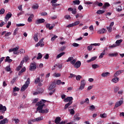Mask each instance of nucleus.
<instances>
[{
	"label": "nucleus",
	"instance_id": "1",
	"mask_svg": "<svg viewBox=\"0 0 124 124\" xmlns=\"http://www.w3.org/2000/svg\"><path fill=\"white\" fill-rule=\"evenodd\" d=\"M46 102V100L42 99L36 104V106H38L37 108V111H39V113H41V114H44V113H45V109H43V107L45 106V104H44V103Z\"/></svg>",
	"mask_w": 124,
	"mask_h": 124
},
{
	"label": "nucleus",
	"instance_id": "2",
	"mask_svg": "<svg viewBox=\"0 0 124 124\" xmlns=\"http://www.w3.org/2000/svg\"><path fill=\"white\" fill-rule=\"evenodd\" d=\"M77 61V59H74L72 62H71V64L73 65L74 68L78 69L81 66V62Z\"/></svg>",
	"mask_w": 124,
	"mask_h": 124
},
{
	"label": "nucleus",
	"instance_id": "3",
	"mask_svg": "<svg viewBox=\"0 0 124 124\" xmlns=\"http://www.w3.org/2000/svg\"><path fill=\"white\" fill-rule=\"evenodd\" d=\"M30 83H31V81L30 79V78H27V80L26 82H25V84L21 87V92H24L28 89V87H29V85H30Z\"/></svg>",
	"mask_w": 124,
	"mask_h": 124
},
{
	"label": "nucleus",
	"instance_id": "4",
	"mask_svg": "<svg viewBox=\"0 0 124 124\" xmlns=\"http://www.w3.org/2000/svg\"><path fill=\"white\" fill-rule=\"evenodd\" d=\"M35 69H36V63H35V62L31 63L30 70H31V71H34Z\"/></svg>",
	"mask_w": 124,
	"mask_h": 124
},
{
	"label": "nucleus",
	"instance_id": "5",
	"mask_svg": "<svg viewBox=\"0 0 124 124\" xmlns=\"http://www.w3.org/2000/svg\"><path fill=\"white\" fill-rule=\"evenodd\" d=\"M72 100H73V97H67L66 98H65L63 100V101L64 102H68V103H71V104H72V103H73V101Z\"/></svg>",
	"mask_w": 124,
	"mask_h": 124
},
{
	"label": "nucleus",
	"instance_id": "6",
	"mask_svg": "<svg viewBox=\"0 0 124 124\" xmlns=\"http://www.w3.org/2000/svg\"><path fill=\"white\" fill-rule=\"evenodd\" d=\"M85 86H86V81H85V79H83L80 82V86L79 88V91H82L85 88Z\"/></svg>",
	"mask_w": 124,
	"mask_h": 124
},
{
	"label": "nucleus",
	"instance_id": "7",
	"mask_svg": "<svg viewBox=\"0 0 124 124\" xmlns=\"http://www.w3.org/2000/svg\"><path fill=\"white\" fill-rule=\"evenodd\" d=\"M99 45H100V44H99V43L91 44V46H88L87 49H88V51H92V49H93L92 46H99Z\"/></svg>",
	"mask_w": 124,
	"mask_h": 124
},
{
	"label": "nucleus",
	"instance_id": "8",
	"mask_svg": "<svg viewBox=\"0 0 124 124\" xmlns=\"http://www.w3.org/2000/svg\"><path fill=\"white\" fill-rule=\"evenodd\" d=\"M41 121H43V116H41L31 120V122H33V123H35V122H41Z\"/></svg>",
	"mask_w": 124,
	"mask_h": 124
},
{
	"label": "nucleus",
	"instance_id": "9",
	"mask_svg": "<svg viewBox=\"0 0 124 124\" xmlns=\"http://www.w3.org/2000/svg\"><path fill=\"white\" fill-rule=\"evenodd\" d=\"M123 103H124V101L123 100H120L119 102H117L114 106V108H118V107L121 106Z\"/></svg>",
	"mask_w": 124,
	"mask_h": 124
},
{
	"label": "nucleus",
	"instance_id": "10",
	"mask_svg": "<svg viewBox=\"0 0 124 124\" xmlns=\"http://www.w3.org/2000/svg\"><path fill=\"white\" fill-rule=\"evenodd\" d=\"M0 110L2 111V114L3 113H5V111H6V107L2 106V105H0Z\"/></svg>",
	"mask_w": 124,
	"mask_h": 124
},
{
	"label": "nucleus",
	"instance_id": "11",
	"mask_svg": "<svg viewBox=\"0 0 124 124\" xmlns=\"http://www.w3.org/2000/svg\"><path fill=\"white\" fill-rule=\"evenodd\" d=\"M44 22H45V19L44 18H40L36 21L35 24L38 25L39 24H42L43 23H44Z\"/></svg>",
	"mask_w": 124,
	"mask_h": 124
},
{
	"label": "nucleus",
	"instance_id": "12",
	"mask_svg": "<svg viewBox=\"0 0 124 124\" xmlns=\"http://www.w3.org/2000/svg\"><path fill=\"white\" fill-rule=\"evenodd\" d=\"M55 88H56V82L54 81L51 84L48 90L49 91H52V90H53V89H55Z\"/></svg>",
	"mask_w": 124,
	"mask_h": 124
},
{
	"label": "nucleus",
	"instance_id": "13",
	"mask_svg": "<svg viewBox=\"0 0 124 124\" xmlns=\"http://www.w3.org/2000/svg\"><path fill=\"white\" fill-rule=\"evenodd\" d=\"M19 50V46H16V47L11 48L9 50V53H11V52H17Z\"/></svg>",
	"mask_w": 124,
	"mask_h": 124
},
{
	"label": "nucleus",
	"instance_id": "14",
	"mask_svg": "<svg viewBox=\"0 0 124 124\" xmlns=\"http://www.w3.org/2000/svg\"><path fill=\"white\" fill-rule=\"evenodd\" d=\"M123 73V70H119L116 72V73L114 75V77H118L120 74H122Z\"/></svg>",
	"mask_w": 124,
	"mask_h": 124
},
{
	"label": "nucleus",
	"instance_id": "15",
	"mask_svg": "<svg viewBox=\"0 0 124 124\" xmlns=\"http://www.w3.org/2000/svg\"><path fill=\"white\" fill-rule=\"evenodd\" d=\"M33 17H34V16L33 14H31L28 17V21L29 23H31V22H32V19H33Z\"/></svg>",
	"mask_w": 124,
	"mask_h": 124
},
{
	"label": "nucleus",
	"instance_id": "16",
	"mask_svg": "<svg viewBox=\"0 0 124 124\" xmlns=\"http://www.w3.org/2000/svg\"><path fill=\"white\" fill-rule=\"evenodd\" d=\"M8 123V119L7 118H4L3 120L0 122V124H5Z\"/></svg>",
	"mask_w": 124,
	"mask_h": 124
},
{
	"label": "nucleus",
	"instance_id": "17",
	"mask_svg": "<svg viewBox=\"0 0 124 124\" xmlns=\"http://www.w3.org/2000/svg\"><path fill=\"white\" fill-rule=\"evenodd\" d=\"M61 121H62L61 117H57L56 118V119L55 120V123L56 124H60Z\"/></svg>",
	"mask_w": 124,
	"mask_h": 124
},
{
	"label": "nucleus",
	"instance_id": "18",
	"mask_svg": "<svg viewBox=\"0 0 124 124\" xmlns=\"http://www.w3.org/2000/svg\"><path fill=\"white\" fill-rule=\"evenodd\" d=\"M12 59H10V57H9V56H7L6 57L5 60V62H9V63H10V62H12Z\"/></svg>",
	"mask_w": 124,
	"mask_h": 124
},
{
	"label": "nucleus",
	"instance_id": "19",
	"mask_svg": "<svg viewBox=\"0 0 124 124\" xmlns=\"http://www.w3.org/2000/svg\"><path fill=\"white\" fill-rule=\"evenodd\" d=\"M11 17H12V14H11V13L7 14L6 15L5 19H6L7 21H8V20H9V19H10V18H11Z\"/></svg>",
	"mask_w": 124,
	"mask_h": 124
},
{
	"label": "nucleus",
	"instance_id": "20",
	"mask_svg": "<svg viewBox=\"0 0 124 124\" xmlns=\"http://www.w3.org/2000/svg\"><path fill=\"white\" fill-rule=\"evenodd\" d=\"M106 31V30L105 29L103 28L98 31V33H100V34H102V33H105Z\"/></svg>",
	"mask_w": 124,
	"mask_h": 124
},
{
	"label": "nucleus",
	"instance_id": "21",
	"mask_svg": "<svg viewBox=\"0 0 124 124\" xmlns=\"http://www.w3.org/2000/svg\"><path fill=\"white\" fill-rule=\"evenodd\" d=\"M33 38H34V40L36 42H37V41H38V33L34 34V36H33Z\"/></svg>",
	"mask_w": 124,
	"mask_h": 124
},
{
	"label": "nucleus",
	"instance_id": "22",
	"mask_svg": "<svg viewBox=\"0 0 124 124\" xmlns=\"http://www.w3.org/2000/svg\"><path fill=\"white\" fill-rule=\"evenodd\" d=\"M119 81H120V78H115L111 80V82H113V83H118Z\"/></svg>",
	"mask_w": 124,
	"mask_h": 124
},
{
	"label": "nucleus",
	"instance_id": "23",
	"mask_svg": "<svg viewBox=\"0 0 124 124\" xmlns=\"http://www.w3.org/2000/svg\"><path fill=\"white\" fill-rule=\"evenodd\" d=\"M74 121H80V120H81V117H78V114H76L74 117Z\"/></svg>",
	"mask_w": 124,
	"mask_h": 124
},
{
	"label": "nucleus",
	"instance_id": "24",
	"mask_svg": "<svg viewBox=\"0 0 124 124\" xmlns=\"http://www.w3.org/2000/svg\"><path fill=\"white\" fill-rule=\"evenodd\" d=\"M51 24H47L46 25V29H48V30H49L50 31H51V30H52L53 29V28H54V26H51Z\"/></svg>",
	"mask_w": 124,
	"mask_h": 124
},
{
	"label": "nucleus",
	"instance_id": "25",
	"mask_svg": "<svg viewBox=\"0 0 124 124\" xmlns=\"http://www.w3.org/2000/svg\"><path fill=\"white\" fill-rule=\"evenodd\" d=\"M110 4L108 2H106L103 6V9H105L107 7H109Z\"/></svg>",
	"mask_w": 124,
	"mask_h": 124
},
{
	"label": "nucleus",
	"instance_id": "26",
	"mask_svg": "<svg viewBox=\"0 0 124 124\" xmlns=\"http://www.w3.org/2000/svg\"><path fill=\"white\" fill-rule=\"evenodd\" d=\"M25 71H26V68L25 67H23L20 71L18 73V75L20 76L21 75H22V73L25 72Z\"/></svg>",
	"mask_w": 124,
	"mask_h": 124
},
{
	"label": "nucleus",
	"instance_id": "27",
	"mask_svg": "<svg viewBox=\"0 0 124 124\" xmlns=\"http://www.w3.org/2000/svg\"><path fill=\"white\" fill-rule=\"evenodd\" d=\"M109 74H110V73L107 72L106 73H103L101 74V76L103 77H107V76H108V75H109Z\"/></svg>",
	"mask_w": 124,
	"mask_h": 124
},
{
	"label": "nucleus",
	"instance_id": "28",
	"mask_svg": "<svg viewBox=\"0 0 124 124\" xmlns=\"http://www.w3.org/2000/svg\"><path fill=\"white\" fill-rule=\"evenodd\" d=\"M122 42H123V40L120 39V40H117L116 41L115 43H116V45H118V46H120V44H121V43H122Z\"/></svg>",
	"mask_w": 124,
	"mask_h": 124
},
{
	"label": "nucleus",
	"instance_id": "29",
	"mask_svg": "<svg viewBox=\"0 0 124 124\" xmlns=\"http://www.w3.org/2000/svg\"><path fill=\"white\" fill-rule=\"evenodd\" d=\"M65 54V53L63 52L60 53L59 54H58L57 56V59H60V58H61V57H62V56H63V55H64Z\"/></svg>",
	"mask_w": 124,
	"mask_h": 124
},
{
	"label": "nucleus",
	"instance_id": "30",
	"mask_svg": "<svg viewBox=\"0 0 124 124\" xmlns=\"http://www.w3.org/2000/svg\"><path fill=\"white\" fill-rule=\"evenodd\" d=\"M73 3L74 4H77V5H79L80 4V0H75L74 1H73Z\"/></svg>",
	"mask_w": 124,
	"mask_h": 124
},
{
	"label": "nucleus",
	"instance_id": "31",
	"mask_svg": "<svg viewBox=\"0 0 124 124\" xmlns=\"http://www.w3.org/2000/svg\"><path fill=\"white\" fill-rule=\"evenodd\" d=\"M104 12H105V11H103V10H99L96 12V14H103V13H104Z\"/></svg>",
	"mask_w": 124,
	"mask_h": 124
},
{
	"label": "nucleus",
	"instance_id": "32",
	"mask_svg": "<svg viewBox=\"0 0 124 124\" xmlns=\"http://www.w3.org/2000/svg\"><path fill=\"white\" fill-rule=\"evenodd\" d=\"M42 57H43L42 54H41V53H39L38 54V56L37 57V60H40L41 59H42Z\"/></svg>",
	"mask_w": 124,
	"mask_h": 124
},
{
	"label": "nucleus",
	"instance_id": "33",
	"mask_svg": "<svg viewBox=\"0 0 124 124\" xmlns=\"http://www.w3.org/2000/svg\"><path fill=\"white\" fill-rule=\"evenodd\" d=\"M73 60H74V59L73 58V57H70L68 58V59L66 60L67 62H72V61H73Z\"/></svg>",
	"mask_w": 124,
	"mask_h": 124
},
{
	"label": "nucleus",
	"instance_id": "34",
	"mask_svg": "<svg viewBox=\"0 0 124 124\" xmlns=\"http://www.w3.org/2000/svg\"><path fill=\"white\" fill-rule=\"evenodd\" d=\"M71 104H71V103H68L66 104L64 106L65 110L66 109H67L69 107V106H70V105H71Z\"/></svg>",
	"mask_w": 124,
	"mask_h": 124
},
{
	"label": "nucleus",
	"instance_id": "35",
	"mask_svg": "<svg viewBox=\"0 0 124 124\" xmlns=\"http://www.w3.org/2000/svg\"><path fill=\"white\" fill-rule=\"evenodd\" d=\"M98 67H99V65L96 64H94L92 65V68H93V69H96V68H98Z\"/></svg>",
	"mask_w": 124,
	"mask_h": 124
},
{
	"label": "nucleus",
	"instance_id": "36",
	"mask_svg": "<svg viewBox=\"0 0 124 124\" xmlns=\"http://www.w3.org/2000/svg\"><path fill=\"white\" fill-rule=\"evenodd\" d=\"M38 7H39L38 4H35V5L32 6V8H33V9H38Z\"/></svg>",
	"mask_w": 124,
	"mask_h": 124
},
{
	"label": "nucleus",
	"instance_id": "37",
	"mask_svg": "<svg viewBox=\"0 0 124 124\" xmlns=\"http://www.w3.org/2000/svg\"><path fill=\"white\" fill-rule=\"evenodd\" d=\"M105 55V50L103 51V52L101 53V54L99 56L100 59H102L103 58V56Z\"/></svg>",
	"mask_w": 124,
	"mask_h": 124
},
{
	"label": "nucleus",
	"instance_id": "38",
	"mask_svg": "<svg viewBox=\"0 0 124 124\" xmlns=\"http://www.w3.org/2000/svg\"><path fill=\"white\" fill-rule=\"evenodd\" d=\"M118 53H110L108 54L109 57H117Z\"/></svg>",
	"mask_w": 124,
	"mask_h": 124
},
{
	"label": "nucleus",
	"instance_id": "39",
	"mask_svg": "<svg viewBox=\"0 0 124 124\" xmlns=\"http://www.w3.org/2000/svg\"><path fill=\"white\" fill-rule=\"evenodd\" d=\"M6 71H7V72H9L10 71H11V68H10V66H8L5 68Z\"/></svg>",
	"mask_w": 124,
	"mask_h": 124
},
{
	"label": "nucleus",
	"instance_id": "40",
	"mask_svg": "<svg viewBox=\"0 0 124 124\" xmlns=\"http://www.w3.org/2000/svg\"><path fill=\"white\" fill-rule=\"evenodd\" d=\"M19 53H20V54H25V53H26V51L25 49L21 48L19 49Z\"/></svg>",
	"mask_w": 124,
	"mask_h": 124
},
{
	"label": "nucleus",
	"instance_id": "41",
	"mask_svg": "<svg viewBox=\"0 0 124 124\" xmlns=\"http://www.w3.org/2000/svg\"><path fill=\"white\" fill-rule=\"evenodd\" d=\"M39 46H40V47H43L44 46V44H40L39 42L36 44L35 47H38Z\"/></svg>",
	"mask_w": 124,
	"mask_h": 124
},
{
	"label": "nucleus",
	"instance_id": "42",
	"mask_svg": "<svg viewBox=\"0 0 124 124\" xmlns=\"http://www.w3.org/2000/svg\"><path fill=\"white\" fill-rule=\"evenodd\" d=\"M69 111L71 115H74V114H75V111L74 109L72 108L71 109H69Z\"/></svg>",
	"mask_w": 124,
	"mask_h": 124
},
{
	"label": "nucleus",
	"instance_id": "43",
	"mask_svg": "<svg viewBox=\"0 0 124 124\" xmlns=\"http://www.w3.org/2000/svg\"><path fill=\"white\" fill-rule=\"evenodd\" d=\"M76 80H77V81H80V79H82V76L80 75L76 76Z\"/></svg>",
	"mask_w": 124,
	"mask_h": 124
},
{
	"label": "nucleus",
	"instance_id": "44",
	"mask_svg": "<svg viewBox=\"0 0 124 124\" xmlns=\"http://www.w3.org/2000/svg\"><path fill=\"white\" fill-rule=\"evenodd\" d=\"M73 24L74 25V27H75V26H78V25L80 24V21H76L74 23H73Z\"/></svg>",
	"mask_w": 124,
	"mask_h": 124
},
{
	"label": "nucleus",
	"instance_id": "45",
	"mask_svg": "<svg viewBox=\"0 0 124 124\" xmlns=\"http://www.w3.org/2000/svg\"><path fill=\"white\" fill-rule=\"evenodd\" d=\"M19 91H20V88H17L16 87H15L13 90L14 93H15V92H19Z\"/></svg>",
	"mask_w": 124,
	"mask_h": 124
},
{
	"label": "nucleus",
	"instance_id": "46",
	"mask_svg": "<svg viewBox=\"0 0 124 124\" xmlns=\"http://www.w3.org/2000/svg\"><path fill=\"white\" fill-rule=\"evenodd\" d=\"M100 117L101 118H106L107 117V114L106 113H103V114H100Z\"/></svg>",
	"mask_w": 124,
	"mask_h": 124
},
{
	"label": "nucleus",
	"instance_id": "47",
	"mask_svg": "<svg viewBox=\"0 0 124 124\" xmlns=\"http://www.w3.org/2000/svg\"><path fill=\"white\" fill-rule=\"evenodd\" d=\"M78 17H80V18H83V16L80 14H78L76 15V18L77 19Z\"/></svg>",
	"mask_w": 124,
	"mask_h": 124
},
{
	"label": "nucleus",
	"instance_id": "48",
	"mask_svg": "<svg viewBox=\"0 0 124 124\" xmlns=\"http://www.w3.org/2000/svg\"><path fill=\"white\" fill-rule=\"evenodd\" d=\"M118 46H119V45H116V44H114L113 45H111L109 47V48H115L116 47H118Z\"/></svg>",
	"mask_w": 124,
	"mask_h": 124
},
{
	"label": "nucleus",
	"instance_id": "49",
	"mask_svg": "<svg viewBox=\"0 0 124 124\" xmlns=\"http://www.w3.org/2000/svg\"><path fill=\"white\" fill-rule=\"evenodd\" d=\"M108 32H111L112 31V27L111 26L107 27Z\"/></svg>",
	"mask_w": 124,
	"mask_h": 124
},
{
	"label": "nucleus",
	"instance_id": "50",
	"mask_svg": "<svg viewBox=\"0 0 124 124\" xmlns=\"http://www.w3.org/2000/svg\"><path fill=\"white\" fill-rule=\"evenodd\" d=\"M65 19H67V20H70L71 19V17H70V15H66L64 16Z\"/></svg>",
	"mask_w": 124,
	"mask_h": 124
},
{
	"label": "nucleus",
	"instance_id": "51",
	"mask_svg": "<svg viewBox=\"0 0 124 124\" xmlns=\"http://www.w3.org/2000/svg\"><path fill=\"white\" fill-rule=\"evenodd\" d=\"M40 82V78H38L35 80V83L36 84H37L38 83H39Z\"/></svg>",
	"mask_w": 124,
	"mask_h": 124
},
{
	"label": "nucleus",
	"instance_id": "52",
	"mask_svg": "<svg viewBox=\"0 0 124 124\" xmlns=\"http://www.w3.org/2000/svg\"><path fill=\"white\" fill-rule=\"evenodd\" d=\"M56 38H58V36L55 35L53 37H52L51 39V41H54Z\"/></svg>",
	"mask_w": 124,
	"mask_h": 124
},
{
	"label": "nucleus",
	"instance_id": "53",
	"mask_svg": "<svg viewBox=\"0 0 124 124\" xmlns=\"http://www.w3.org/2000/svg\"><path fill=\"white\" fill-rule=\"evenodd\" d=\"M13 121H14V122H15V124H16L20 122V120H19L18 119H13Z\"/></svg>",
	"mask_w": 124,
	"mask_h": 124
},
{
	"label": "nucleus",
	"instance_id": "54",
	"mask_svg": "<svg viewBox=\"0 0 124 124\" xmlns=\"http://www.w3.org/2000/svg\"><path fill=\"white\" fill-rule=\"evenodd\" d=\"M94 109H95V107H94V106L93 105L90 106V107L89 108L90 110H94Z\"/></svg>",
	"mask_w": 124,
	"mask_h": 124
},
{
	"label": "nucleus",
	"instance_id": "55",
	"mask_svg": "<svg viewBox=\"0 0 124 124\" xmlns=\"http://www.w3.org/2000/svg\"><path fill=\"white\" fill-rule=\"evenodd\" d=\"M5 12V10L4 9L2 8L0 10V15L1 14H3L4 12Z\"/></svg>",
	"mask_w": 124,
	"mask_h": 124
},
{
	"label": "nucleus",
	"instance_id": "56",
	"mask_svg": "<svg viewBox=\"0 0 124 124\" xmlns=\"http://www.w3.org/2000/svg\"><path fill=\"white\" fill-rule=\"evenodd\" d=\"M16 26V27H24V26H25V24H23V23L17 24Z\"/></svg>",
	"mask_w": 124,
	"mask_h": 124
},
{
	"label": "nucleus",
	"instance_id": "57",
	"mask_svg": "<svg viewBox=\"0 0 124 124\" xmlns=\"http://www.w3.org/2000/svg\"><path fill=\"white\" fill-rule=\"evenodd\" d=\"M70 76L69 77V78H75V77H76V75L75 74H70Z\"/></svg>",
	"mask_w": 124,
	"mask_h": 124
},
{
	"label": "nucleus",
	"instance_id": "58",
	"mask_svg": "<svg viewBox=\"0 0 124 124\" xmlns=\"http://www.w3.org/2000/svg\"><path fill=\"white\" fill-rule=\"evenodd\" d=\"M96 5L98 6V1H95L94 3H93V6H94V7H95Z\"/></svg>",
	"mask_w": 124,
	"mask_h": 124
},
{
	"label": "nucleus",
	"instance_id": "59",
	"mask_svg": "<svg viewBox=\"0 0 124 124\" xmlns=\"http://www.w3.org/2000/svg\"><path fill=\"white\" fill-rule=\"evenodd\" d=\"M73 27H74V25L73 24V23L69 24L68 25H67L66 26V28H73Z\"/></svg>",
	"mask_w": 124,
	"mask_h": 124
},
{
	"label": "nucleus",
	"instance_id": "60",
	"mask_svg": "<svg viewBox=\"0 0 124 124\" xmlns=\"http://www.w3.org/2000/svg\"><path fill=\"white\" fill-rule=\"evenodd\" d=\"M41 16H47L48 14L46 12H42L41 14Z\"/></svg>",
	"mask_w": 124,
	"mask_h": 124
},
{
	"label": "nucleus",
	"instance_id": "61",
	"mask_svg": "<svg viewBox=\"0 0 124 124\" xmlns=\"http://www.w3.org/2000/svg\"><path fill=\"white\" fill-rule=\"evenodd\" d=\"M119 90H120V88H119V87H116V88H114V92L115 93H117V92Z\"/></svg>",
	"mask_w": 124,
	"mask_h": 124
},
{
	"label": "nucleus",
	"instance_id": "62",
	"mask_svg": "<svg viewBox=\"0 0 124 124\" xmlns=\"http://www.w3.org/2000/svg\"><path fill=\"white\" fill-rule=\"evenodd\" d=\"M72 45L74 46V47H78L79 46V44L76 43H73Z\"/></svg>",
	"mask_w": 124,
	"mask_h": 124
},
{
	"label": "nucleus",
	"instance_id": "63",
	"mask_svg": "<svg viewBox=\"0 0 124 124\" xmlns=\"http://www.w3.org/2000/svg\"><path fill=\"white\" fill-rule=\"evenodd\" d=\"M55 89L52 90L51 91H50V92L49 93V95H52V94H53V93H55Z\"/></svg>",
	"mask_w": 124,
	"mask_h": 124
},
{
	"label": "nucleus",
	"instance_id": "64",
	"mask_svg": "<svg viewBox=\"0 0 124 124\" xmlns=\"http://www.w3.org/2000/svg\"><path fill=\"white\" fill-rule=\"evenodd\" d=\"M55 77H61V74L60 73H55Z\"/></svg>",
	"mask_w": 124,
	"mask_h": 124
}]
</instances>
